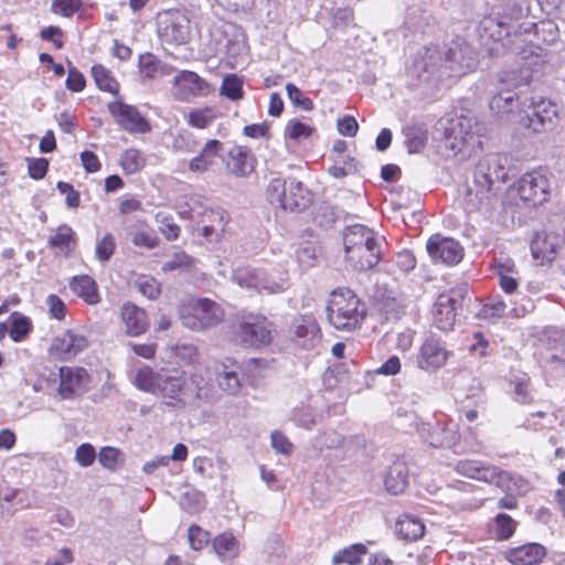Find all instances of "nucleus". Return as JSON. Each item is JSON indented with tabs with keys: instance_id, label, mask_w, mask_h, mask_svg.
<instances>
[{
	"instance_id": "f257e3e1",
	"label": "nucleus",
	"mask_w": 565,
	"mask_h": 565,
	"mask_svg": "<svg viewBox=\"0 0 565 565\" xmlns=\"http://www.w3.org/2000/svg\"><path fill=\"white\" fill-rule=\"evenodd\" d=\"M477 66V55L473 49L462 38L452 40L445 50L438 45L424 49L414 62L413 74L428 82L445 76H462Z\"/></svg>"
},
{
	"instance_id": "f03ea898",
	"label": "nucleus",
	"mask_w": 565,
	"mask_h": 565,
	"mask_svg": "<svg viewBox=\"0 0 565 565\" xmlns=\"http://www.w3.org/2000/svg\"><path fill=\"white\" fill-rule=\"evenodd\" d=\"M136 387L152 394L172 408L182 409L186 406V373L179 367L162 366L153 369L149 365L139 367L132 379Z\"/></svg>"
},
{
	"instance_id": "7ed1b4c3",
	"label": "nucleus",
	"mask_w": 565,
	"mask_h": 565,
	"mask_svg": "<svg viewBox=\"0 0 565 565\" xmlns=\"http://www.w3.org/2000/svg\"><path fill=\"white\" fill-rule=\"evenodd\" d=\"M444 129L439 149L446 158H469L481 148L478 126L470 117L459 116L439 122Z\"/></svg>"
},
{
	"instance_id": "20e7f679",
	"label": "nucleus",
	"mask_w": 565,
	"mask_h": 565,
	"mask_svg": "<svg viewBox=\"0 0 565 565\" xmlns=\"http://www.w3.org/2000/svg\"><path fill=\"white\" fill-rule=\"evenodd\" d=\"M344 248L347 262L356 270H369L381 259V241L376 233L362 224L345 228Z\"/></svg>"
},
{
	"instance_id": "39448f33",
	"label": "nucleus",
	"mask_w": 565,
	"mask_h": 565,
	"mask_svg": "<svg viewBox=\"0 0 565 565\" xmlns=\"http://www.w3.org/2000/svg\"><path fill=\"white\" fill-rule=\"evenodd\" d=\"M326 311L329 323L343 331L355 330L366 316L365 305L347 288H339L331 292Z\"/></svg>"
},
{
	"instance_id": "423d86ee",
	"label": "nucleus",
	"mask_w": 565,
	"mask_h": 565,
	"mask_svg": "<svg viewBox=\"0 0 565 565\" xmlns=\"http://www.w3.org/2000/svg\"><path fill=\"white\" fill-rule=\"evenodd\" d=\"M179 317L185 328L200 331L222 322L224 310L217 302L209 298H196L181 305Z\"/></svg>"
},
{
	"instance_id": "0eeeda50",
	"label": "nucleus",
	"mask_w": 565,
	"mask_h": 565,
	"mask_svg": "<svg viewBox=\"0 0 565 565\" xmlns=\"http://www.w3.org/2000/svg\"><path fill=\"white\" fill-rule=\"evenodd\" d=\"M172 353L180 363L194 366V371L190 375L191 384L194 387V399L207 404L215 403L217 399L216 391L212 382L204 376L207 370L198 365L200 360L198 348L189 343L175 344L172 348Z\"/></svg>"
},
{
	"instance_id": "6e6552de",
	"label": "nucleus",
	"mask_w": 565,
	"mask_h": 565,
	"mask_svg": "<svg viewBox=\"0 0 565 565\" xmlns=\"http://www.w3.org/2000/svg\"><path fill=\"white\" fill-rule=\"evenodd\" d=\"M232 340L246 348L267 345L273 340L271 323L264 316L244 315L234 326Z\"/></svg>"
},
{
	"instance_id": "1a4fd4ad",
	"label": "nucleus",
	"mask_w": 565,
	"mask_h": 565,
	"mask_svg": "<svg viewBox=\"0 0 565 565\" xmlns=\"http://www.w3.org/2000/svg\"><path fill=\"white\" fill-rule=\"evenodd\" d=\"M232 279L248 292L278 294L286 288V278L281 275L274 279L268 273L252 267H238L233 270Z\"/></svg>"
},
{
	"instance_id": "9d476101",
	"label": "nucleus",
	"mask_w": 565,
	"mask_h": 565,
	"mask_svg": "<svg viewBox=\"0 0 565 565\" xmlns=\"http://www.w3.org/2000/svg\"><path fill=\"white\" fill-rule=\"evenodd\" d=\"M522 125L534 132H541L554 127L557 118V107L551 100L534 96L522 102Z\"/></svg>"
},
{
	"instance_id": "9b49d317",
	"label": "nucleus",
	"mask_w": 565,
	"mask_h": 565,
	"mask_svg": "<svg viewBox=\"0 0 565 565\" xmlns=\"http://www.w3.org/2000/svg\"><path fill=\"white\" fill-rule=\"evenodd\" d=\"M158 35L169 44H185L191 38V24L188 15L179 10L160 12L157 17Z\"/></svg>"
},
{
	"instance_id": "f8f14e48",
	"label": "nucleus",
	"mask_w": 565,
	"mask_h": 565,
	"mask_svg": "<svg viewBox=\"0 0 565 565\" xmlns=\"http://www.w3.org/2000/svg\"><path fill=\"white\" fill-rule=\"evenodd\" d=\"M412 425L419 437L431 447L454 448L459 440V434L455 425L436 419L434 423H426L417 415L412 414Z\"/></svg>"
},
{
	"instance_id": "ddd939ff",
	"label": "nucleus",
	"mask_w": 565,
	"mask_h": 565,
	"mask_svg": "<svg viewBox=\"0 0 565 565\" xmlns=\"http://www.w3.org/2000/svg\"><path fill=\"white\" fill-rule=\"evenodd\" d=\"M467 288L461 286L438 296L433 309V320L439 330L447 331L452 328L457 308L462 303Z\"/></svg>"
},
{
	"instance_id": "4468645a",
	"label": "nucleus",
	"mask_w": 565,
	"mask_h": 565,
	"mask_svg": "<svg viewBox=\"0 0 565 565\" xmlns=\"http://www.w3.org/2000/svg\"><path fill=\"white\" fill-rule=\"evenodd\" d=\"M520 199L531 206L543 204L550 194V182L540 170L524 173L515 184Z\"/></svg>"
},
{
	"instance_id": "2eb2a0df",
	"label": "nucleus",
	"mask_w": 565,
	"mask_h": 565,
	"mask_svg": "<svg viewBox=\"0 0 565 565\" xmlns=\"http://www.w3.org/2000/svg\"><path fill=\"white\" fill-rule=\"evenodd\" d=\"M108 110L115 122L129 134H147L151 130L149 121L132 106L124 103L121 98L108 104Z\"/></svg>"
},
{
	"instance_id": "dca6fc26",
	"label": "nucleus",
	"mask_w": 565,
	"mask_h": 565,
	"mask_svg": "<svg viewBox=\"0 0 565 565\" xmlns=\"http://www.w3.org/2000/svg\"><path fill=\"white\" fill-rule=\"evenodd\" d=\"M451 352L445 343L434 337L427 338L416 354V365L422 371L433 373L444 367Z\"/></svg>"
},
{
	"instance_id": "f3484780",
	"label": "nucleus",
	"mask_w": 565,
	"mask_h": 565,
	"mask_svg": "<svg viewBox=\"0 0 565 565\" xmlns=\"http://www.w3.org/2000/svg\"><path fill=\"white\" fill-rule=\"evenodd\" d=\"M426 249L435 263L456 265L463 258V248L460 243L440 234H434L428 238Z\"/></svg>"
},
{
	"instance_id": "a211bd4d",
	"label": "nucleus",
	"mask_w": 565,
	"mask_h": 565,
	"mask_svg": "<svg viewBox=\"0 0 565 565\" xmlns=\"http://www.w3.org/2000/svg\"><path fill=\"white\" fill-rule=\"evenodd\" d=\"M58 375L60 385L57 392L62 399H73L88 391L90 379L84 367L62 366Z\"/></svg>"
},
{
	"instance_id": "6ab92c4d",
	"label": "nucleus",
	"mask_w": 565,
	"mask_h": 565,
	"mask_svg": "<svg viewBox=\"0 0 565 565\" xmlns=\"http://www.w3.org/2000/svg\"><path fill=\"white\" fill-rule=\"evenodd\" d=\"M88 348L87 338L74 330H66L56 335L50 347V354L54 359L67 361Z\"/></svg>"
},
{
	"instance_id": "aec40b11",
	"label": "nucleus",
	"mask_w": 565,
	"mask_h": 565,
	"mask_svg": "<svg viewBox=\"0 0 565 565\" xmlns=\"http://www.w3.org/2000/svg\"><path fill=\"white\" fill-rule=\"evenodd\" d=\"M210 92L209 83L194 72L182 71L173 79V95L178 100L186 102Z\"/></svg>"
},
{
	"instance_id": "412c9836",
	"label": "nucleus",
	"mask_w": 565,
	"mask_h": 565,
	"mask_svg": "<svg viewBox=\"0 0 565 565\" xmlns=\"http://www.w3.org/2000/svg\"><path fill=\"white\" fill-rule=\"evenodd\" d=\"M495 201L497 198L493 189H491L490 185H487V182L481 184L479 181H472V183L466 189L462 198V205L469 213L478 211L487 212Z\"/></svg>"
},
{
	"instance_id": "4be33fe9",
	"label": "nucleus",
	"mask_w": 565,
	"mask_h": 565,
	"mask_svg": "<svg viewBox=\"0 0 565 565\" xmlns=\"http://www.w3.org/2000/svg\"><path fill=\"white\" fill-rule=\"evenodd\" d=\"M239 370V364L232 358H225L215 364L217 384L228 395H237L242 387Z\"/></svg>"
},
{
	"instance_id": "5701e85b",
	"label": "nucleus",
	"mask_w": 565,
	"mask_h": 565,
	"mask_svg": "<svg viewBox=\"0 0 565 565\" xmlns=\"http://www.w3.org/2000/svg\"><path fill=\"white\" fill-rule=\"evenodd\" d=\"M292 332L295 343L306 350L315 349L321 341L320 328L310 316L296 319Z\"/></svg>"
},
{
	"instance_id": "b1692460",
	"label": "nucleus",
	"mask_w": 565,
	"mask_h": 565,
	"mask_svg": "<svg viewBox=\"0 0 565 565\" xmlns=\"http://www.w3.org/2000/svg\"><path fill=\"white\" fill-rule=\"evenodd\" d=\"M563 245L561 236L555 232L542 231L537 232L531 242V252L535 259L551 262Z\"/></svg>"
},
{
	"instance_id": "393cba45",
	"label": "nucleus",
	"mask_w": 565,
	"mask_h": 565,
	"mask_svg": "<svg viewBox=\"0 0 565 565\" xmlns=\"http://www.w3.org/2000/svg\"><path fill=\"white\" fill-rule=\"evenodd\" d=\"M480 36L482 39L502 42L504 39L516 34V25L508 22L505 17H486L479 25Z\"/></svg>"
},
{
	"instance_id": "a878e982",
	"label": "nucleus",
	"mask_w": 565,
	"mask_h": 565,
	"mask_svg": "<svg viewBox=\"0 0 565 565\" xmlns=\"http://www.w3.org/2000/svg\"><path fill=\"white\" fill-rule=\"evenodd\" d=\"M256 164V159L247 147L234 146L227 152L226 167L235 177H246L250 174Z\"/></svg>"
},
{
	"instance_id": "bb28decb",
	"label": "nucleus",
	"mask_w": 565,
	"mask_h": 565,
	"mask_svg": "<svg viewBox=\"0 0 565 565\" xmlns=\"http://www.w3.org/2000/svg\"><path fill=\"white\" fill-rule=\"evenodd\" d=\"M504 174L502 159L498 154H491L478 162L473 173V181H479L481 184L487 182V185H490L492 189L493 183L497 180L503 179Z\"/></svg>"
},
{
	"instance_id": "cd10ccee",
	"label": "nucleus",
	"mask_w": 565,
	"mask_h": 565,
	"mask_svg": "<svg viewBox=\"0 0 565 565\" xmlns=\"http://www.w3.org/2000/svg\"><path fill=\"white\" fill-rule=\"evenodd\" d=\"M455 470L465 477L492 483L495 480L497 467L479 460H460L456 463Z\"/></svg>"
},
{
	"instance_id": "c85d7f7f",
	"label": "nucleus",
	"mask_w": 565,
	"mask_h": 565,
	"mask_svg": "<svg viewBox=\"0 0 565 565\" xmlns=\"http://www.w3.org/2000/svg\"><path fill=\"white\" fill-rule=\"evenodd\" d=\"M546 555V550L539 543H527L507 553L508 561L513 565H536Z\"/></svg>"
},
{
	"instance_id": "c756f323",
	"label": "nucleus",
	"mask_w": 565,
	"mask_h": 565,
	"mask_svg": "<svg viewBox=\"0 0 565 565\" xmlns=\"http://www.w3.org/2000/svg\"><path fill=\"white\" fill-rule=\"evenodd\" d=\"M310 201L311 196L308 189L300 181L291 180L286 189L280 207L291 212L301 211L309 205Z\"/></svg>"
},
{
	"instance_id": "7c9ffc66",
	"label": "nucleus",
	"mask_w": 565,
	"mask_h": 565,
	"mask_svg": "<svg viewBox=\"0 0 565 565\" xmlns=\"http://www.w3.org/2000/svg\"><path fill=\"white\" fill-rule=\"evenodd\" d=\"M121 319L129 335H140L148 326V317L145 310L132 303H125L121 308Z\"/></svg>"
},
{
	"instance_id": "2f4dec72",
	"label": "nucleus",
	"mask_w": 565,
	"mask_h": 565,
	"mask_svg": "<svg viewBox=\"0 0 565 565\" xmlns=\"http://www.w3.org/2000/svg\"><path fill=\"white\" fill-rule=\"evenodd\" d=\"M503 491L523 497L532 489L529 480L520 475L503 471L497 467L495 480L492 482Z\"/></svg>"
},
{
	"instance_id": "473e14b6",
	"label": "nucleus",
	"mask_w": 565,
	"mask_h": 565,
	"mask_svg": "<svg viewBox=\"0 0 565 565\" xmlns=\"http://www.w3.org/2000/svg\"><path fill=\"white\" fill-rule=\"evenodd\" d=\"M384 484L391 494L397 495L404 492L408 484V467L406 462H393L385 475Z\"/></svg>"
},
{
	"instance_id": "72a5a7b5",
	"label": "nucleus",
	"mask_w": 565,
	"mask_h": 565,
	"mask_svg": "<svg viewBox=\"0 0 565 565\" xmlns=\"http://www.w3.org/2000/svg\"><path fill=\"white\" fill-rule=\"evenodd\" d=\"M213 548L223 563L231 564L238 556L241 546L232 533L224 532L213 540Z\"/></svg>"
},
{
	"instance_id": "f704fd0d",
	"label": "nucleus",
	"mask_w": 565,
	"mask_h": 565,
	"mask_svg": "<svg viewBox=\"0 0 565 565\" xmlns=\"http://www.w3.org/2000/svg\"><path fill=\"white\" fill-rule=\"evenodd\" d=\"M395 531L404 540L416 541L424 535L425 525L420 519L404 514L397 520Z\"/></svg>"
},
{
	"instance_id": "c9c22d12",
	"label": "nucleus",
	"mask_w": 565,
	"mask_h": 565,
	"mask_svg": "<svg viewBox=\"0 0 565 565\" xmlns=\"http://www.w3.org/2000/svg\"><path fill=\"white\" fill-rule=\"evenodd\" d=\"M220 51H224L228 63L233 66L244 63L248 53L244 34L242 32L235 33L234 38L228 40L224 49H220Z\"/></svg>"
},
{
	"instance_id": "e433bc0d",
	"label": "nucleus",
	"mask_w": 565,
	"mask_h": 565,
	"mask_svg": "<svg viewBox=\"0 0 565 565\" xmlns=\"http://www.w3.org/2000/svg\"><path fill=\"white\" fill-rule=\"evenodd\" d=\"M71 289L74 294L90 305L97 303L99 301L96 282L89 276L84 275L74 277L71 282Z\"/></svg>"
},
{
	"instance_id": "4c0bfd02",
	"label": "nucleus",
	"mask_w": 565,
	"mask_h": 565,
	"mask_svg": "<svg viewBox=\"0 0 565 565\" xmlns=\"http://www.w3.org/2000/svg\"><path fill=\"white\" fill-rule=\"evenodd\" d=\"M522 105L519 100L516 93L504 89L494 95L490 100V109L500 115L505 113H512L515 108Z\"/></svg>"
},
{
	"instance_id": "58836bf2",
	"label": "nucleus",
	"mask_w": 565,
	"mask_h": 565,
	"mask_svg": "<svg viewBox=\"0 0 565 565\" xmlns=\"http://www.w3.org/2000/svg\"><path fill=\"white\" fill-rule=\"evenodd\" d=\"M367 548L364 544H352L348 547L339 550L332 556L333 565H356L360 564L362 557L366 554Z\"/></svg>"
},
{
	"instance_id": "ea45409f",
	"label": "nucleus",
	"mask_w": 565,
	"mask_h": 565,
	"mask_svg": "<svg viewBox=\"0 0 565 565\" xmlns=\"http://www.w3.org/2000/svg\"><path fill=\"white\" fill-rule=\"evenodd\" d=\"M320 255V247L317 243L306 241L301 243L296 250V259L302 269L313 267Z\"/></svg>"
},
{
	"instance_id": "a19ab883",
	"label": "nucleus",
	"mask_w": 565,
	"mask_h": 565,
	"mask_svg": "<svg viewBox=\"0 0 565 565\" xmlns=\"http://www.w3.org/2000/svg\"><path fill=\"white\" fill-rule=\"evenodd\" d=\"M92 75L97 87L104 92H108L113 95H118L119 84L111 75V72L100 64L92 67Z\"/></svg>"
},
{
	"instance_id": "79ce46f5",
	"label": "nucleus",
	"mask_w": 565,
	"mask_h": 565,
	"mask_svg": "<svg viewBox=\"0 0 565 565\" xmlns=\"http://www.w3.org/2000/svg\"><path fill=\"white\" fill-rule=\"evenodd\" d=\"M119 164L127 174H135L146 166V156L140 150L130 148L121 153Z\"/></svg>"
},
{
	"instance_id": "37998d69",
	"label": "nucleus",
	"mask_w": 565,
	"mask_h": 565,
	"mask_svg": "<svg viewBox=\"0 0 565 565\" xmlns=\"http://www.w3.org/2000/svg\"><path fill=\"white\" fill-rule=\"evenodd\" d=\"M75 242V233L71 226L63 224L56 230V233L49 238V245L58 249L61 253L67 254L72 244Z\"/></svg>"
},
{
	"instance_id": "c03bdc74",
	"label": "nucleus",
	"mask_w": 565,
	"mask_h": 565,
	"mask_svg": "<svg viewBox=\"0 0 565 565\" xmlns=\"http://www.w3.org/2000/svg\"><path fill=\"white\" fill-rule=\"evenodd\" d=\"M220 94L233 102L241 100L244 96L243 79L235 74L226 75L222 81Z\"/></svg>"
},
{
	"instance_id": "a18cd8bd",
	"label": "nucleus",
	"mask_w": 565,
	"mask_h": 565,
	"mask_svg": "<svg viewBox=\"0 0 565 565\" xmlns=\"http://www.w3.org/2000/svg\"><path fill=\"white\" fill-rule=\"evenodd\" d=\"M313 130L315 129L311 126L294 118L287 121L284 136L286 139L301 142L302 140L308 139L312 135Z\"/></svg>"
},
{
	"instance_id": "49530a36",
	"label": "nucleus",
	"mask_w": 565,
	"mask_h": 565,
	"mask_svg": "<svg viewBox=\"0 0 565 565\" xmlns=\"http://www.w3.org/2000/svg\"><path fill=\"white\" fill-rule=\"evenodd\" d=\"M11 326L8 328L9 335L14 342H21L32 329L31 320L21 313L14 312L10 317Z\"/></svg>"
},
{
	"instance_id": "de8ad7c7",
	"label": "nucleus",
	"mask_w": 565,
	"mask_h": 565,
	"mask_svg": "<svg viewBox=\"0 0 565 565\" xmlns=\"http://www.w3.org/2000/svg\"><path fill=\"white\" fill-rule=\"evenodd\" d=\"M99 463L111 471L117 470L124 462L122 454L114 447H103L98 454Z\"/></svg>"
},
{
	"instance_id": "09e8293b",
	"label": "nucleus",
	"mask_w": 565,
	"mask_h": 565,
	"mask_svg": "<svg viewBox=\"0 0 565 565\" xmlns=\"http://www.w3.org/2000/svg\"><path fill=\"white\" fill-rule=\"evenodd\" d=\"M116 249V241L113 234L106 233L97 241L95 247V256L102 264L107 263L114 255Z\"/></svg>"
},
{
	"instance_id": "8fccbe9b",
	"label": "nucleus",
	"mask_w": 565,
	"mask_h": 565,
	"mask_svg": "<svg viewBox=\"0 0 565 565\" xmlns=\"http://www.w3.org/2000/svg\"><path fill=\"white\" fill-rule=\"evenodd\" d=\"M131 243L136 247L153 249L159 244V237L153 231L135 230L130 232Z\"/></svg>"
},
{
	"instance_id": "3c124183",
	"label": "nucleus",
	"mask_w": 565,
	"mask_h": 565,
	"mask_svg": "<svg viewBox=\"0 0 565 565\" xmlns=\"http://www.w3.org/2000/svg\"><path fill=\"white\" fill-rule=\"evenodd\" d=\"M291 419L296 425L303 427L306 429H310L313 425L317 424L313 409L310 406L306 405L296 407L292 411Z\"/></svg>"
},
{
	"instance_id": "603ef678",
	"label": "nucleus",
	"mask_w": 565,
	"mask_h": 565,
	"mask_svg": "<svg viewBox=\"0 0 565 565\" xmlns=\"http://www.w3.org/2000/svg\"><path fill=\"white\" fill-rule=\"evenodd\" d=\"M516 522L508 514L500 513L495 518V535L499 540H508L515 532Z\"/></svg>"
},
{
	"instance_id": "864d4df0",
	"label": "nucleus",
	"mask_w": 565,
	"mask_h": 565,
	"mask_svg": "<svg viewBox=\"0 0 565 565\" xmlns=\"http://www.w3.org/2000/svg\"><path fill=\"white\" fill-rule=\"evenodd\" d=\"M159 223V230L168 241H173L179 237L180 227L170 215L158 213L156 216Z\"/></svg>"
},
{
	"instance_id": "5fc2aeb1",
	"label": "nucleus",
	"mask_w": 565,
	"mask_h": 565,
	"mask_svg": "<svg viewBox=\"0 0 565 565\" xmlns=\"http://www.w3.org/2000/svg\"><path fill=\"white\" fill-rule=\"evenodd\" d=\"M214 117V111L211 108L194 109L189 113L188 124L202 129L207 127L213 121Z\"/></svg>"
},
{
	"instance_id": "6e6d98bb",
	"label": "nucleus",
	"mask_w": 565,
	"mask_h": 565,
	"mask_svg": "<svg viewBox=\"0 0 565 565\" xmlns=\"http://www.w3.org/2000/svg\"><path fill=\"white\" fill-rule=\"evenodd\" d=\"M159 68H160V62L158 61V58L154 55H152L150 53L140 55L139 70H140V74L145 78L157 77Z\"/></svg>"
},
{
	"instance_id": "4d7b16f0",
	"label": "nucleus",
	"mask_w": 565,
	"mask_h": 565,
	"mask_svg": "<svg viewBox=\"0 0 565 565\" xmlns=\"http://www.w3.org/2000/svg\"><path fill=\"white\" fill-rule=\"evenodd\" d=\"M190 546L194 551H201L210 541V534L198 525H191L188 531Z\"/></svg>"
},
{
	"instance_id": "13d9d810",
	"label": "nucleus",
	"mask_w": 565,
	"mask_h": 565,
	"mask_svg": "<svg viewBox=\"0 0 565 565\" xmlns=\"http://www.w3.org/2000/svg\"><path fill=\"white\" fill-rule=\"evenodd\" d=\"M287 183L281 178H274L267 186V195L271 203L280 206L281 201L286 194Z\"/></svg>"
},
{
	"instance_id": "bf43d9fd",
	"label": "nucleus",
	"mask_w": 565,
	"mask_h": 565,
	"mask_svg": "<svg viewBox=\"0 0 565 565\" xmlns=\"http://www.w3.org/2000/svg\"><path fill=\"white\" fill-rule=\"evenodd\" d=\"M286 90L291 103L303 110H311L313 108V102L303 96L302 92L294 84L288 83L286 85Z\"/></svg>"
},
{
	"instance_id": "052dcab7",
	"label": "nucleus",
	"mask_w": 565,
	"mask_h": 565,
	"mask_svg": "<svg viewBox=\"0 0 565 565\" xmlns=\"http://www.w3.org/2000/svg\"><path fill=\"white\" fill-rule=\"evenodd\" d=\"M96 451L90 444H82L75 450V461L81 467H89L95 462Z\"/></svg>"
},
{
	"instance_id": "680f3d73",
	"label": "nucleus",
	"mask_w": 565,
	"mask_h": 565,
	"mask_svg": "<svg viewBox=\"0 0 565 565\" xmlns=\"http://www.w3.org/2000/svg\"><path fill=\"white\" fill-rule=\"evenodd\" d=\"M82 6L81 0H54L52 3V11L63 17H71Z\"/></svg>"
},
{
	"instance_id": "e2e57ef3",
	"label": "nucleus",
	"mask_w": 565,
	"mask_h": 565,
	"mask_svg": "<svg viewBox=\"0 0 565 565\" xmlns=\"http://www.w3.org/2000/svg\"><path fill=\"white\" fill-rule=\"evenodd\" d=\"M56 186L60 193L65 195L66 205L68 207H78L81 203V196L78 191H76L72 184L64 181H58Z\"/></svg>"
},
{
	"instance_id": "0e129e2a",
	"label": "nucleus",
	"mask_w": 565,
	"mask_h": 565,
	"mask_svg": "<svg viewBox=\"0 0 565 565\" xmlns=\"http://www.w3.org/2000/svg\"><path fill=\"white\" fill-rule=\"evenodd\" d=\"M192 264V258L186 255L184 252H179L173 255V257L166 262L162 266L164 271H172L180 268L190 267Z\"/></svg>"
},
{
	"instance_id": "69168bd1",
	"label": "nucleus",
	"mask_w": 565,
	"mask_h": 565,
	"mask_svg": "<svg viewBox=\"0 0 565 565\" xmlns=\"http://www.w3.org/2000/svg\"><path fill=\"white\" fill-rule=\"evenodd\" d=\"M49 169V161L45 158L30 159L28 163L29 175L34 180L45 177Z\"/></svg>"
},
{
	"instance_id": "338daca9",
	"label": "nucleus",
	"mask_w": 565,
	"mask_h": 565,
	"mask_svg": "<svg viewBox=\"0 0 565 565\" xmlns=\"http://www.w3.org/2000/svg\"><path fill=\"white\" fill-rule=\"evenodd\" d=\"M65 84L70 90L78 93L85 88L86 82L83 74L76 67L71 66Z\"/></svg>"
},
{
	"instance_id": "774afa93",
	"label": "nucleus",
	"mask_w": 565,
	"mask_h": 565,
	"mask_svg": "<svg viewBox=\"0 0 565 565\" xmlns=\"http://www.w3.org/2000/svg\"><path fill=\"white\" fill-rule=\"evenodd\" d=\"M342 436L339 435L335 431H328L316 439V447H318L320 450L323 448H335L342 444Z\"/></svg>"
}]
</instances>
